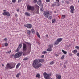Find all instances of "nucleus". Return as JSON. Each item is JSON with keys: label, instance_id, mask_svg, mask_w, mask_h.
Listing matches in <instances>:
<instances>
[{"label": "nucleus", "instance_id": "5fc2aeb1", "mask_svg": "<svg viewBox=\"0 0 79 79\" xmlns=\"http://www.w3.org/2000/svg\"><path fill=\"white\" fill-rule=\"evenodd\" d=\"M61 2L62 3H64V1L63 0Z\"/></svg>", "mask_w": 79, "mask_h": 79}, {"label": "nucleus", "instance_id": "412c9836", "mask_svg": "<svg viewBox=\"0 0 79 79\" xmlns=\"http://www.w3.org/2000/svg\"><path fill=\"white\" fill-rule=\"evenodd\" d=\"M56 4L57 5L56 6H59L60 5V4L59 2H56Z\"/></svg>", "mask_w": 79, "mask_h": 79}, {"label": "nucleus", "instance_id": "a878e982", "mask_svg": "<svg viewBox=\"0 0 79 79\" xmlns=\"http://www.w3.org/2000/svg\"><path fill=\"white\" fill-rule=\"evenodd\" d=\"M53 44H50L49 45V48H53Z\"/></svg>", "mask_w": 79, "mask_h": 79}, {"label": "nucleus", "instance_id": "0e129e2a", "mask_svg": "<svg viewBox=\"0 0 79 79\" xmlns=\"http://www.w3.org/2000/svg\"><path fill=\"white\" fill-rule=\"evenodd\" d=\"M64 67L65 68H66V65H64Z\"/></svg>", "mask_w": 79, "mask_h": 79}, {"label": "nucleus", "instance_id": "c9c22d12", "mask_svg": "<svg viewBox=\"0 0 79 79\" xmlns=\"http://www.w3.org/2000/svg\"><path fill=\"white\" fill-rule=\"evenodd\" d=\"M36 77H39V78L40 77V74H36Z\"/></svg>", "mask_w": 79, "mask_h": 79}, {"label": "nucleus", "instance_id": "774afa93", "mask_svg": "<svg viewBox=\"0 0 79 79\" xmlns=\"http://www.w3.org/2000/svg\"><path fill=\"white\" fill-rule=\"evenodd\" d=\"M6 10H4V11H6Z\"/></svg>", "mask_w": 79, "mask_h": 79}, {"label": "nucleus", "instance_id": "052dcab7", "mask_svg": "<svg viewBox=\"0 0 79 79\" xmlns=\"http://www.w3.org/2000/svg\"><path fill=\"white\" fill-rule=\"evenodd\" d=\"M16 11H17L18 12L19 11V9H17Z\"/></svg>", "mask_w": 79, "mask_h": 79}, {"label": "nucleus", "instance_id": "864d4df0", "mask_svg": "<svg viewBox=\"0 0 79 79\" xmlns=\"http://www.w3.org/2000/svg\"><path fill=\"white\" fill-rule=\"evenodd\" d=\"M69 55V56H72V55H73V54H72V53H70Z\"/></svg>", "mask_w": 79, "mask_h": 79}, {"label": "nucleus", "instance_id": "8fccbe9b", "mask_svg": "<svg viewBox=\"0 0 79 79\" xmlns=\"http://www.w3.org/2000/svg\"><path fill=\"white\" fill-rule=\"evenodd\" d=\"M76 55L79 57V53H78Z\"/></svg>", "mask_w": 79, "mask_h": 79}, {"label": "nucleus", "instance_id": "9d476101", "mask_svg": "<svg viewBox=\"0 0 79 79\" xmlns=\"http://www.w3.org/2000/svg\"><path fill=\"white\" fill-rule=\"evenodd\" d=\"M25 44H26L27 45V47L28 48H29V50H31V46H32V44H31L28 42H25Z\"/></svg>", "mask_w": 79, "mask_h": 79}, {"label": "nucleus", "instance_id": "c03bdc74", "mask_svg": "<svg viewBox=\"0 0 79 79\" xmlns=\"http://www.w3.org/2000/svg\"><path fill=\"white\" fill-rule=\"evenodd\" d=\"M4 40L5 42H6L7 40V38H5L4 39Z\"/></svg>", "mask_w": 79, "mask_h": 79}, {"label": "nucleus", "instance_id": "aec40b11", "mask_svg": "<svg viewBox=\"0 0 79 79\" xmlns=\"http://www.w3.org/2000/svg\"><path fill=\"white\" fill-rule=\"evenodd\" d=\"M52 50V48H48L47 49V51H48V52H51Z\"/></svg>", "mask_w": 79, "mask_h": 79}, {"label": "nucleus", "instance_id": "58836bf2", "mask_svg": "<svg viewBox=\"0 0 79 79\" xmlns=\"http://www.w3.org/2000/svg\"><path fill=\"white\" fill-rule=\"evenodd\" d=\"M64 58V55H63L61 57V59H63Z\"/></svg>", "mask_w": 79, "mask_h": 79}, {"label": "nucleus", "instance_id": "f8f14e48", "mask_svg": "<svg viewBox=\"0 0 79 79\" xmlns=\"http://www.w3.org/2000/svg\"><path fill=\"white\" fill-rule=\"evenodd\" d=\"M25 15L27 16H31V14L28 13V12H25Z\"/></svg>", "mask_w": 79, "mask_h": 79}, {"label": "nucleus", "instance_id": "13d9d810", "mask_svg": "<svg viewBox=\"0 0 79 79\" xmlns=\"http://www.w3.org/2000/svg\"><path fill=\"white\" fill-rule=\"evenodd\" d=\"M39 0V2L40 3H41V2H42V0Z\"/></svg>", "mask_w": 79, "mask_h": 79}, {"label": "nucleus", "instance_id": "b1692460", "mask_svg": "<svg viewBox=\"0 0 79 79\" xmlns=\"http://www.w3.org/2000/svg\"><path fill=\"white\" fill-rule=\"evenodd\" d=\"M77 52V50H75L73 51V53L74 54H76Z\"/></svg>", "mask_w": 79, "mask_h": 79}, {"label": "nucleus", "instance_id": "6ab92c4d", "mask_svg": "<svg viewBox=\"0 0 79 79\" xmlns=\"http://www.w3.org/2000/svg\"><path fill=\"white\" fill-rule=\"evenodd\" d=\"M36 35L38 37H39V39H40V35H39V33L38 32H37L36 33Z\"/></svg>", "mask_w": 79, "mask_h": 79}, {"label": "nucleus", "instance_id": "c85d7f7f", "mask_svg": "<svg viewBox=\"0 0 79 79\" xmlns=\"http://www.w3.org/2000/svg\"><path fill=\"white\" fill-rule=\"evenodd\" d=\"M57 79H61V76L60 75H58L57 77Z\"/></svg>", "mask_w": 79, "mask_h": 79}, {"label": "nucleus", "instance_id": "2eb2a0df", "mask_svg": "<svg viewBox=\"0 0 79 79\" xmlns=\"http://www.w3.org/2000/svg\"><path fill=\"white\" fill-rule=\"evenodd\" d=\"M31 31L33 34H35V30L33 28H32L31 30Z\"/></svg>", "mask_w": 79, "mask_h": 79}, {"label": "nucleus", "instance_id": "a18cd8bd", "mask_svg": "<svg viewBox=\"0 0 79 79\" xmlns=\"http://www.w3.org/2000/svg\"><path fill=\"white\" fill-rule=\"evenodd\" d=\"M46 2L47 3H49V2H50V0H46Z\"/></svg>", "mask_w": 79, "mask_h": 79}, {"label": "nucleus", "instance_id": "680f3d73", "mask_svg": "<svg viewBox=\"0 0 79 79\" xmlns=\"http://www.w3.org/2000/svg\"><path fill=\"white\" fill-rule=\"evenodd\" d=\"M26 55V53H23V55H24V56L25 55Z\"/></svg>", "mask_w": 79, "mask_h": 79}, {"label": "nucleus", "instance_id": "cd10ccee", "mask_svg": "<svg viewBox=\"0 0 79 79\" xmlns=\"http://www.w3.org/2000/svg\"><path fill=\"white\" fill-rule=\"evenodd\" d=\"M56 5V2H55L52 5V7H54V6H55V5Z\"/></svg>", "mask_w": 79, "mask_h": 79}, {"label": "nucleus", "instance_id": "de8ad7c7", "mask_svg": "<svg viewBox=\"0 0 79 79\" xmlns=\"http://www.w3.org/2000/svg\"><path fill=\"white\" fill-rule=\"evenodd\" d=\"M17 65H18L19 66L20 65H21V63H18Z\"/></svg>", "mask_w": 79, "mask_h": 79}, {"label": "nucleus", "instance_id": "a211bd4d", "mask_svg": "<svg viewBox=\"0 0 79 79\" xmlns=\"http://www.w3.org/2000/svg\"><path fill=\"white\" fill-rule=\"evenodd\" d=\"M27 34L28 35H30L31 34V31L29 30H28L27 31Z\"/></svg>", "mask_w": 79, "mask_h": 79}, {"label": "nucleus", "instance_id": "4be33fe9", "mask_svg": "<svg viewBox=\"0 0 79 79\" xmlns=\"http://www.w3.org/2000/svg\"><path fill=\"white\" fill-rule=\"evenodd\" d=\"M62 52H63L64 54H66L67 53V52H66V51L63 49L62 50Z\"/></svg>", "mask_w": 79, "mask_h": 79}, {"label": "nucleus", "instance_id": "e433bc0d", "mask_svg": "<svg viewBox=\"0 0 79 79\" xmlns=\"http://www.w3.org/2000/svg\"><path fill=\"white\" fill-rule=\"evenodd\" d=\"M40 10L41 11H43V10H44V8L42 7L41 8H40Z\"/></svg>", "mask_w": 79, "mask_h": 79}, {"label": "nucleus", "instance_id": "ddd939ff", "mask_svg": "<svg viewBox=\"0 0 79 79\" xmlns=\"http://www.w3.org/2000/svg\"><path fill=\"white\" fill-rule=\"evenodd\" d=\"M58 44H59V43L58 42V41L57 40L54 42V45H58Z\"/></svg>", "mask_w": 79, "mask_h": 79}, {"label": "nucleus", "instance_id": "ea45409f", "mask_svg": "<svg viewBox=\"0 0 79 79\" xmlns=\"http://www.w3.org/2000/svg\"><path fill=\"white\" fill-rule=\"evenodd\" d=\"M37 0H34L33 2L35 3H37Z\"/></svg>", "mask_w": 79, "mask_h": 79}, {"label": "nucleus", "instance_id": "3c124183", "mask_svg": "<svg viewBox=\"0 0 79 79\" xmlns=\"http://www.w3.org/2000/svg\"><path fill=\"white\" fill-rule=\"evenodd\" d=\"M15 17H17L18 14H15Z\"/></svg>", "mask_w": 79, "mask_h": 79}, {"label": "nucleus", "instance_id": "0eeeda50", "mask_svg": "<svg viewBox=\"0 0 79 79\" xmlns=\"http://www.w3.org/2000/svg\"><path fill=\"white\" fill-rule=\"evenodd\" d=\"M23 51H26V50H27V46L26 45V44L24 43H23Z\"/></svg>", "mask_w": 79, "mask_h": 79}, {"label": "nucleus", "instance_id": "72a5a7b5", "mask_svg": "<svg viewBox=\"0 0 79 79\" xmlns=\"http://www.w3.org/2000/svg\"><path fill=\"white\" fill-rule=\"evenodd\" d=\"M29 59V58H27V57L23 59V61H24V60H27Z\"/></svg>", "mask_w": 79, "mask_h": 79}, {"label": "nucleus", "instance_id": "393cba45", "mask_svg": "<svg viewBox=\"0 0 79 79\" xmlns=\"http://www.w3.org/2000/svg\"><path fill=\"white\" fill-rule=\"evenodd\" d=\"M20 74H21V73H18L16 75V77H19Z\"/></svg>", "mask_w": 79, "mask_h": 79}, {"label": "nucleus", "instance_id": "20e7f679", "mask_svg": "<svg viewBox=\"0 0 79 79\" xmlns=\"http://www.w3.org/2000/svg\"><path fill=\"white\" fill-rule=\"evenodd\" d=\"M43 76H44V78L46 79V78H48V77H50V76H51V74H48L46 72H44L43 73Z\"/></svg>", "mask_w": 79, "mask_h": 79}, {"label": "nucleus", "instance_id": "bf43d9fd", "mask_svg": "<svg viewBox=\"0 0 79 79\" xmlns=\"http://www.w3.org/2000/svg\"><path fill=\"white\" fill-rule=\"evenodd\" d=\"M46 37H48V35H46Z\"/></svg>", "mask_w": 79, "mask_h": 79}, {"label": "nucleus", "instance_id": "5701e85b", "mask_svg": "<svg viewBox=\"0 0 79 79\" xmlns=\"http://www.w3.org/2000/svg\"><path fill=\"white\" fill-rule=\"evenodd\" d=\"M30 51H27L26 53V55H28V54H29V53H30V52H31V49H29Z\"/></svg>", "mask_w": 79, "mask_h": 79}, {"label": "nucleus", "instance_id": "7ed1b4c3", "mask_svg": "<svg viewBox=\"0 0 79 79\" xmlns=\"http://www.w3.org/2000/svg\"><path fill=\"white\" fill-rule=\"evenodd\" d=\"M22 54H23V52H19L18 53L15 54V55H14V58H19V57H20L22 55Z\"/></svg>", "mask_w": 79, "mask_h": 79}, {"label": "nucleus", "instance_id": "6e6552de", "mask_svg": "<svg viewBox=\"0 0 79 79\" xmlns=\"http://www.w3.org/2000/svg\"><path fill=\"white\" fill-rule=\"evenodd\" d=\"M70 12L72 13H74V11L75 9H74V6L72 5L70 7Z\"/></svg>", "mask_w": 79, "mask_h": 79}, {"label": "nucleus", "instance_id": "a19ab883", "mask_svg": "<svg viewBox=\"0 0 79 79\" xmlns=\"http://www.w3.org/2000/svg\"><path fill=\"white\" fill-rule=\"evenodd\" d=\"M19 48H17V49L15 51L16 52H18V51H19Z\"/></svg>", "mask_w": 79, "mask_h": 79}, {"label": "nucleus", "instance_id": "49530a36", "mask_svg": "<svg viewBox=\"0 0 79 79\" xmlns=\"http://www.w3.org/2000/svg\"><path fill=\"white\" fill-rule=\"evenodd\" d=\"M12 1L13 3H15L16 2V0H12Z\"/></svg>", "mask_w": 79, "mask_h": 79}, {"label": "nucleus", "instance_id": "9b49d317", "mask_svg": "<svg viewBox=\"0 0 79 79\" xmlns=\"http://www.w3.org/2000/svg\"><path fill=\"white\" fill-rule=\"evenodd\" d=\"M3 15H6V16H10V13H9V12H4L3 13Z\"/></svg>", "mask_w": 79, "mask_h": 79}, {"label": "nucleus", "instance_id": "f3484780", "mask_svg": "<svg viewBox=\"0 0 79 79\" xmlns=\"http://www.w3.org/2000/svg\"><path fill=\"white\" fill-rule=\"evenodd\" d=\"M21 47H22V43H20V44L19 45L18 48H21Z\"/></svg>", "mask_w": 79, "mask_h": 79}, {"label": "nucleus", "instance_id": "c756f323", "mask_svg": "<svg viewBox=\"0 0 79 79\" xmlns=\"http://www.w3.org/2000/svg\"><path fill=\"white\" fill-rule=\"evenodd\" d=\"M47 53V52L46 51H43L42 52V54H45V53Z\"/></svg>", "mask_w": 79, "mask_h": 79}, {"label": "nucleus", "instance_id": "603ef678", "mask_svg": "<svg viewBox=\"0 0 79 79\" xmlns=\"http://www.w3.org/2000/svg\"><path fill=\"white\" fill-rule=\"evenodd\" d=\"M41 57H42V58H44L45 57V56L44 55H42L41 56Z\"/></svg>", "mask_w": 79, "mask_h": 79}, {"label": "nucleus", "instance_id": "e2e57ef3", "mask_svg": "<svg viewBox=\"0 0 79 79\" xmlns=\"http://www.w3.org/2000/svg\"><path fill=\"white\" fill-rule=\"evenodd\" d=\"M13 54H12V55H11V58H13Z\"/></svg>", "mask_w": 79, "mask_h": 79}, {"label": "nucleus", "instance_id": "39448f33", "mask_svg": "<svg viewBox=\"0 0 79 79\" xmlns=\"http://www.w3.org/2000/svg\"><path fill=\"white\" fill-rule=\"evenodd\" d=\"M27 8L28 10H31V11H32L34 10V7L29 6V5H28Z\"/></svg>", "mask_w": 79, "mask_h": 79}, {"label": "nucleus", "instance_id": "09e8293b", "mask_svg": "<svg viewBox=\"0 0 79 79\" xmlns=\"http://www.w3.org/2000/svg\"><path fill=\"white\" fill-rule=\"evenodd\" d=\"M11 52V50H10L8 52V53H10Z\"/></svg>", "mask_w": 79, "mask_h": 79}, {"label": "nucleus", "instance_id": "f257e3e1", "mask_svg": "<svg viewBox=\"0 0 79 79\" xmlns=\"http://www.w3.org/2000/svg\"><path fill=\"white\" fill-rule=\"evenodd\" d=\"M45 61V60L43 59H38L35 60L33 61V63L32 64V66L33 68L38 69L40 67L42 66V64L39 63H42Z\"/></svg>", "mask_w": 79, "mask_h": 79}, {"label": "nucleus", "instance_id": "7c9ffc66", "mask_svg": "<svg viewBox=\"0 0 79 79\" xmlns=\"http://www.w3.org/2000/svg\"><path fill=\"white\" fill-rule=\"evenodd\" d=\"M62 18L63 19H64V18H65V17H66V15H62Z\"/></svg>", "mask_w": 79, "mask_h": 79}, {"label": "nucleus", "instance_id": "4c0bfd02", "mask_svg": "<svg viewBox=\"0 0 79 79\" xmlns=\"http://www.w3.org/2000/svg\"><path fill=\"white\" fill-rule=\"evenodd\" d=\"M54 55H55V56H58V54H57L56 53H54Z\"/></svg>", "mask_w": 79, "mask_h": 79}, {"label": "nucleus", "instance_id": "4d7b16f0", "mask_svg": "<svg viewBox=\"0 0 79 79\" xmlns=\"http://www.w3.org/2000/svg\"><path fill=\"white\" fill-rule=\"evenodd\" d=\"M18 2L19 3V2H21L22 0H18Z\"/></svg>", "mask_w": 79, "mask_h": 79}, {"label": "nucleus", "instance_id": "dca6fc26", "mask_svg": "<svg viewBox=\"0 0 79 79\" xmlns=\"http://www.w3.org/2000/svg\"><path fill=\"white\" fill-rule=\"evenodd\" d=\"M55 22H56V19H53L52 20V23L54 24Z\"/></svg>", "mask_w": 79, "mask_h": 79}, {"label": "nucleus", "instance_id": "423d86ee", "mask_svg": "<svg viewBox=\"0 0 79 79\" xmlns=\"http://www.w3.org/2000/svg\"><path fill=\"white\" fill-rule=\"evenodd\" d=\"M44 15L46 18H48V16H49V11H45L44 13Z\"/></svg>", "mask_w": 79, "mask_h": 79}, {"label": "nucleus", "instance_id": "1a4fd4ad", "mask_svg": "<svg viewBox=\"0 0 79 79\" xmlns=\"http://www.w3.org/2000/svg\"><path fill=\"white\" fill-rule=\"evenodd\" d=\"M24 26L27 27V28L28 29H31L32 28V24H27L24 25Z\"/></svg>", "mask_w": 79, "mask_h": 79}, {"label": "nucleus", "instance_id": "6e6d98bb", "mask_svg": "<svg viewBox=\"0 0 79 79\" xmlns=\"http://www.w3.org/2000/svg\"><path fill=\"white\" fill-rule=\"evenodd\" d=\"M19 66L17 65L16 66V68L18 69V68H19Z\"/></svg>", "mask_w": 79, "mask_h": 79}, {"label": "nucleus", "instance_id": "37998d69", "mask_svg": "<svg viewBox=\"0 0 79 79\" xmlns=\"http://www.w3.org/2000/svg\"><path fill=\"white\" fill-rule=\"evenodd\" d=\"M52 18V16H50L48 18V19H51Z\"/></svg>", "mask_w": 79, "mask_h": 79}, {"label": "nucleus", "instance_id": "2f4dec72", "mask_svg": "<svg viewBox=\"0 0 79 79\" xmlns=\"http://www.w3.org/2000/svg\"><path fill=\"white\" fill-rule=\"evenodd\" d=\"M54 64V62L53 61L52 62H51L50 63V65H52V64Z\"/></svg>", "mask_w": 79, "mask_h": 79}, {"label": "nucleus", "instance_id": "bb28decb", "mask_svg": "<svg viewBox=\"0 0 79 79\" xmlns=\"http://www.w3.org/2000/svg\"><path fill=\"white\" fill-rule=\"evenodd\" d=\"M35 13H36L37 14H39V10H37V11H36V12H35V13L34 12L33 13L34 15V14H35Z\"/></svg>", "mask_w": 79, "mask_h": 79}, {"label": "nucleus", "instance_id": "69168bd1", "mask_svg": "<svg viewBox=\"0 0 79 79\" xmlns=\"http://www.w3.org/2000/svg\"><path fill=\"white\" fill-rule=\"evenodd\" d=\"M56 2H60L59 0H56Z\"/></svg>", "mask_w": 79, "mask_h": 79}, {"label": "nucleus", "instance_id": "338daca9", "mask_svg": "<svg viewBox=\"0 0 79 79\" xmlns=\"http://www.w3.org/2000/svg\"><path fill=\"white\" fill-rule=\"evenodd\" d=\"M2 66H4V65L3 64H2Z\"/></svg>", "mask_w": 79, "mask_h": 79}, {"label": "nucleus", "instance_id": "79ce46f5", "mask_svg": "<svg viewBox=\"0 0 79 79\" xmlns=\"http://www.w3.org/2000/svg\"><path fill=\"white\" fill-rule=\"evenodd\" d=\"M65 2L67 4H69V2L68 1H65Z\"/></svg>", "mask_w": 79, "mask_h": 79}, {"label": "nucleus", "instance_id": "f704fd0d", "mask_svg": "<svg viewBox=\"0 0 79 79\" xmlns=\"http://www.w3.org/2000/svg\"><path fill=\"white\" fill-rule=\"evenodd\" d=\"M5 47H7L8 46V44L7 43H5Z\"/></svg>", "mask_w": 79, "mask_h": 79}, {"label": "nucleus", "instance_id": "4468645a", "mask_svg": "<svg viewBox=\"0 0 79 79\" xmlns=\"http://www.w3.org/2000/svg\"><path fill=\"white\" fill-rule=\"evenodd\" d=\"M57 40L58 42H61L62 41V38H58Z\"/></svg>", "mask_w": 79, "mask_h": 79}, {"label": "nucleus", "instance_id": "f03ea898", "mask_svg": "<svg viewBox=\"0 0 79 79\" xmlns=\"http://www.w3.org/2000/svg\"><path fill=\"white\" fill-rule=\"evenodd\" d=\"M15 63H13L12 64V65H11L10 64L7 63L5 67V68L6 69H12V68H15Z\"/></svg>", "mask_w": 79, "mask_h": 79}, {"label": "nucleus", "instance_id": "473e14b6", "mask_svg": "<svg viewBox=\"0 0 79 79\" xmlns=\"http://www.w3.org/2000/svg\"><path fill=\"white\" fill-rule=\"evenodd\" d=\"M75 48H76L77 49H78V50H79V47L78 46H76L75 47Z\"/></svg>", "mask_w": 79, "mask_h": 79}]
</instances>
